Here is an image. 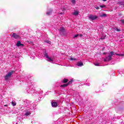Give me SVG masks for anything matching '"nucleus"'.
Listing matches in <instances>:
<instances>
[{"instance_id": "obj_1", "label": "nucleus", "mask_w": 124, "mask_h": 124, "mask_svg": "<svg viewBox=\"0 0 124 124\" xmlns=\"http://www.w3.org/2000/svg\"><path fill=\"white\" fill-rule=\"evenodd\" d=\"M33 107L32 106L31 104V102L29 101H26L25 110L23 111L24 116L28 117V116L31 115V113L33 112Z\"/></svg>"}, {"instance_id": "obj_2", "label": "nucleus", "mask_w": 124, "mask_h": 124, "mask_svg": "<svg viewBox=\"0 0 124 124\" xmlns=\"http://www.w3.org/2000/svg\"><path fill=\"white\" fill-rule=\"evenodd\" d=\"M30 87H27L26 89L25 93L29 94H32L33 95H37L38 92L35 91V88L33 87L32 83H29Z\"/></svg>"}, {"instance_id": "obj_3", "label": "nucleus", "mask_w": 124, "mask_h": 124, "mask_svg": "<svg viewBox=\"0 0 124 124\" xmlns=\"http://www.w3.org/2000/svg\"><path fill=\"white\" fill-rule=\"evenodd\" d=\"M115 55L119 56V57H121V56H124V54H116V52L111 51L109 52V54L108 56L106 57L105 62H110V61L112 60V57H115Z\"/></svg>"}, {"instance_id": "obj_4", "label": "nucleus", "mask_w": 124, "mask_h": 124, "mask_svg": "<svg viewBox=\"0 0 124 124\" xmlns=\"http://www.w3.org/2000/svg\"><path fill=\"white\" fill-rule=\"evenodd\" d=\"M44 58H46L47 62H53V59L49 57L48 55V52L46 51L45 49H44Z\"/></svg>"}, {"instance_id": "obj_5", "label": "nucleus", "mask_w": 124, "mask_h": 124, "mask_svg": "<svg viewBox=\"0 0 124 124\" xmlns=\"http://www.w3.org/2000/svg\"><path fill=\"white\" fill-rule=\"evenodd\" d=\"M14 71H11V72L8 73V74L5 76V80H8L10 77H11V75L13 74Z\"/></svg>"}, {"instance_id": "obj_6", "label": "nucleus", "mask_w": 124, "mask_h": 124, "mask_svg": "<svg viewBox=\"0 0 124 124\" xmlns=\"http://www.w3.org/2000/svg\"><path fill=\"white\" fill-rule=\"evenodd\" d=\"M97 18H98L97 16L93 15H90L89 16V19H90L91 21H94V20H96Z\"/></svg>"}, {"instance_id": "obj_7", "label": "nucleus", "mask_w": 124, "mask_h": 124, "mask_svg": "<svg viewBox=\"0 0 124 124\" xmlns=\"http://www.w3.org/2000/svg\"><path fill=\"white\" fill-rule=\"evenodd\" d=\"M51 106L53 107V108H56L58 107V103L55 102V101H52L51 102Z\"/></svg>"}, {"instance_id": "obj_8", "label": "nucleus", "mask_w": 124, "mask_h": 124, "mask_svg": "<svg viewBox=\"0 0 124 124\" xmlns=\"http://www.w3.org/2000/svg\"><path fill=\"white\" fill-rule=\"evenodd\" d=\"M16 46H17V47H24V44L21 43V41H18L16 43Z\"/></svg>"}, {"instance_id": "obj_9", "label": "nucleus", "mask_w": 124, "mask_h": 124, "mask_svg": "<svg viewBox=\"0 0 124 124\" xmlns=\"http://www.w3.org/2000/svg\"><path fill=\"white\" fill-rule=\"evenodd\" d=\"M52 12H53V10L52 9H49L46 11V15H51L52 14Z\"/></svg>"}, {"instance_id": "obj_10", "label": "nucleus", "mask_w": 124, "mask_h": 124, "mask_svg": "<svg viewBox=\"0 0 124 124\" xmlns=\"http://www.w3.org/2000/svg\"><path fill=\"white\" fill-rule=\"evenodd\" d=\"M12 36V37H14V38H15V39H17L19 38V35H18V34H17L15 33H13Z\"/></svg>"}, {"instance_id": "obj_11", "label": "nucleus", "mask_w": 124, "mask_h": 124, "mask_svg": "<svg viewBox=\"0 0 124 124\" xmlns=\"http://www.w3.org/2000/svg\"><path fill=\"white\" fill-rule=\"evenodd\" d=\"M77 65H78V66H80L81 67L84 66V63H83L82 62L80 61L77 62Z\"/></svg>"}, {"instance_id": "obj_12", "label": "nucleus", "mask_w": 124, "mask_h": 124, "mask_svg": "<svg viewBox=\"0 0 124 124\" xmlns=\"http://www.w3.org/2000/svg\"><path fill=\"white\" fill-rule=\"evenodd\" d=\"M72 15H74V16H78V15H79V11L75 10L74 12L72 13Z\"/></svg>"}, {"instance_id": "obj_13", "label": "nucleus", "mask_w": 124, "mask_h": 124, "mask_svg": "<svg viewBox=\"0 0 124 124\" xmlns=\"http://www.w3.org/2000/svg\"><path fill=\"white\" fill-rule=\"evenodd\" d=\"M60 31H61V32H64V31H65V29H64V28L63 27H61L60 29Z\"/></svg>"}, {"instance_id": "obj_14", "label": "nucleus", "mask_w": 124, "mask_h": 124, "mask_svg": "<svg viewBox=\"0 0 124 124\" xmlns=\"http://www.w3.org/2000/svg\"><path fill=\"white\" fill-rule=\"evenodd\" d=\"M68 86V84H64L60 86L61 88H65Z\"/></svg>"}, {"instance_id": "obj_15", "label": "nucleus", "mask_w": 124, "mask_h": 124, "mask_svg": "<svg viewBox=\"0 0 124 124\" xmlns=\"http://www.w3.org/2000/svg\"><path fill=\"white\" fill-rule=\"evenodd\" d=\"M67 82H68V79L66 78H64L62 81V82L64 83H67Z\"/></svg>"}, {"instance_id": "obj_16", "label": "nucleus", "mask_w": 124, "mask_h": 124, "mask_svg": "<svg viewBox=\"0 0 124 124\" xmlns=\"http://www.w3.org/2000/svg\"><path fill=\"white\" fill-rule=\"evenodd\" d=\"M122 109H124V102H122L120 103Z\"/></svg>"}, {"instance_id": "obj_17", "label": "nucleus", "mask_w": 124, "mask_h": 124, "mask_svg": "<svg viewBox=\"0 0 124 124\" xmlns=\"http://www.w3.org/2000/svg\"><path fill=\"white\" fill-rule=\"evenodd\" d=\"M107 16V15H106V14H102L101 15H100V17H106Z\"/></svg>"}, {"instance_id": "obj_18", "label": "nucleus", "mask_w": 124, "mask_h": 124, "mask_svg": "<svg viewBox=\"0 0 124 124\" xmlns=\"http://www.w3.org/2000/svg\"><path fill=\"white\" fill-rule=\"evenodd\" d=\"M99 6L100 7H101V8H104L106 7V6L105 5H100Z\"/></svg>"}, {"instance_id": "obj_19", "label": "nucleus", "mask_w": 124, "mask_h": 124, "mask_svg": "<svg viewBox=\"0 0 124 124\" xmlns=\"http://www.w3.org/2000/svg\"><path fill=\"white\" fill-rule=\"evenodd\" d=\"M12 105H13V106H16V103H15V102L12 101Z\"/></svg>"}, {"instance_id": "obj_20", "label": "nucleus", "mask_w": 124, "mask_h": 124, "mask_svg": "<svg viewBox=\"0 0 124 124\" xmlns=\"http://www.w3.org/2000/svg\"><path fill=\"white\" fill-rule=\"evenodd\" d=\"M71 2L72 4H75V3H76V1L75 0H72Z\"/></svg>"}, {"instance_id": "obj_21", "label": "nucleus", "mask_w": 124, "mask_h": 124, "mask_svg": "<svg viewBox=\"0 0 124 124\" xmlns=\"http://www.w3.org/2000/svg\"><path fill=\"white\" fill-rule=\"evenodd\" d=\"M70 60H71V61H77V59L76 58H72V57H71L70 58Z\"/></svg>"}, {"instance_id": "obj_22", "label": "nucleus", "mask_w": 124, "mask_h": 124, "mask_svg": "<svg viewBox=\"0 0 124 124\" xmlns=\"http://www.w3.org/2000/svg\"><path fill=\"white\" fill-rule=\"evenodd\" d=\"M78 36H79V34H77L75 35L73 37V38H76V37H77Z\"/></svg>"}, {"instance_id": "obj_23", "label": "nucleus", "mask_w": 124, "mask_h": 124, "mask_svg": "<svg viewBox=\"0 0 124 124\" xmlns=\"http://www.w3.org/2000/svg\"><path fill=\"white\" fill-rule=\"evenodd\" d=\"M94 8H95L96 9H97V10H98V9H99V7L96 6V5H95L94 6Z\"/></svg>"}, {"instance_id": "obj_24", "label": "nucleus", "mask_w": 124, "mask_h": 124, "mask_svg": "<svg viewBox=\"0 0 124 124\" xmlns=\"http://www.w3.org/2000/svg\"><path fill=\"white\" fill-rule=\"evenodd\" d=\"M115 31H121V29H118V28H116V29H115Z\"/></svg>"}, {"instance_id": "obj_25", "label": "nucleus", "mask_w": 124, "mask_h": 124, "mask_svg": "<svg viewBox=\"0 0 124 124\" xmlns=\"http://www.w3.org/2000/svg\"><path fill=\"white\" fill-rule=\"evenodd\" d=\"M94 65H95V66H99V63H94Z\"/></svg>"}, {"instance_id": "obj_26", "label": "nucleus", "mask_w": 124, "mask_h": 124, "mask_svg": "<svg viewBox=\"0 0 124 124\" xmlns=\"http://www.w3.org/2000/svg\"><path fill=\"white\" fill-rule=\"evenodd\" d=\"M120 22H121V23H122V24H124V19L120 20Z\"/></svg>"}, {"instance_id": "obj_27", "label": "nucleus", "mask_w": 124, "mask_h": 124, "mask_svg": "<svg viewBox=\"0 0 124 124\" xmlns=\"http://www.w3.org/2000/svg\"><path fill=\"white\" fill-rule=\"evenodd\" d=\"M72 83V81H69L67 83V84H68V85H70V84H71Z\"/></svg>"}, {"instance_id": "obj_28", "label": "nucleus", "mask_w": 124, "mask_h": 124, "mask_svg": "<svg viewBox=\"0 0 124 124\" xmlns=\"http://www.w3.org/2000/svg\"><path fill=\"white\" fill-rule=\"evenodd\" d=\"M46 43H48V44H51V41H46Z\"/></svg>"}, {"instance_id": "obj_29", "label": "nucleus", "mask_w": 124, "mask_h": 124, "mask_svg": "<svg viewBox=\"0 0 124 124\" xmlns=\"http://www.w3.org/2000/svg\"><path fill=\"white\" fill-rule=\"evenodd\" d=\"M62 14H63V13H62V12H61V13L59 12V13H58L59 15H62Z\"/></svg>"}, {"instance_id": "obj_30", "label": "nucleus", "mask_w": 124, "mask_h": 124, "mask_svg": "<svg viewBox=\"0 0 124 124\" xmlns=\"http://www.w3.org/2000/svg\"><path fill=\"white\" fill-rule=\"evenodd\" d=\"M120 4L121 5H124V2H121L120 3Z\"/></svg>"}, {"instance_id": "obj_31", "label": "nucleus", "mask_w": 124, "mask_h": 124, "mask_svg": "<svg viewBox=\"0 0 124 124\" xmlns=\"http://www.w3.org/2000/svg\"><path fill=\"white\" fill-rule=\"evenodd\" d=\"M78 36H80V37H83V35L82 34H79Z\"/></svg>"}, {"instance_id": "obj_32", "label": "nucleus", "mask_w": 124, "mask_h": 124, "mask_svg": "<svg viewBox=\"0 0 124 124\" xmlns=\"http://www.w3.org/2000/svg\"><path fill=\"white\" fill-rule=\"evenodd\" d=\"M106 54H107V52H104V53H103V55H106Z\"/></svg>"}, {"instance_id": "obj_33", "label": "nucleus", "mask_w": 124, "mask_h": 124, "mask_svg": "<svg viewBox=\"0 0 124 124\" xmlns=\"http://www.w3.org/2000/svg\"><path fill=\"white\" fill-rule=\"evenodd\" d=\"M103 1H107V0H103Z\"/></svg>"}, {"instance_id": "obj_34", "label": "nucleus", "mask_w": 124, "mask_h": 124, "mask_svg": "<svg viewBox=\"0 0 124 124\" xmlns=\"http://www.w3.org/2000/svg\"><path fill=\"white\" fill-rule=\"evenodd\" d=\"M104 38H105V37L101 38L102 39H104Z\"/></svg>"}, {"instance_id": "obj_35", "label": "nucleus", "mask_w": 124, "mask_h": 124, "mask_svg": "<svg viewBox=\"0 0 124 124\" xmlns=\"http://www.w3.org/2000/svg\"><path fill=\"white\" fill-rule=\"evenodd\" d=\"M90 85H91V84H90V83H89L88 85V86H90Z\"/></svg>"}, {"instance_id": "obj_36", "label": "nucleus", "mask_w": 124, "mask_h": 124, "mask_svg": "<svg viewBox=\"0 0 124 124\" xmlns=\"http://www.w3.org/2000/svg\"><path fill=\"white\" fill-rule=\"evenodd\" d=\"M58 93V94H59V92H57V93Z\"/></svg>"}, {"instance_id": "obj_37", "label": "nucleus", "mask_w": 124, "mask_h": 124, "mask_svg": "<svg viewBox=\"0 0 124 124\" xmlns=\"http://www.w3.org/2000/svg\"><path fill=\"white\" fill-rule=\"evenodd\" d=\"M5 106H7V105H5Z\"/></svg>"}]
</instances>
